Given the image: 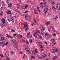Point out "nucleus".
I'll return each instance as SVG.
<instances>
[{
  "mask_svg": "<svg viewBox=\"0 0 60 60\" xmlns=\"http://www.w3.org/2000/svg\"><path fill=\"white\" fill-rule=\"evenodd\" d=\"M46 5V3L45 2H42L40 4V6L43 8V7H44Z\"/></svg>",
  "mask_w": 60,
  "mask_h": 60,
  "instance_id": "obj_1",
  "label": "nucleus"
},
{
  "mask_svg": "<svg viewBox=\"0 0 60 60\" xmlns=\"http://www.w3.org/2000/svg\"><path fill=\"white\" fill-rule=\"evenodd\" d=\"M25 47L26 50L27 51V52H29V53H28V54L30 55V54H31L30 53V50L29 49V48L27 46H25Z\"/></svg>",
  "mask_w": 60,
  "mask_h": 60,
  "instance_id": "obj_2",
  "label": "nucleus"
},
{
  "mask_svg": "<svg viewBox=\"0 0 60 60\" xmlns=\"http://www.w3.org/2000/svg\"><path fill=\"white\" fill-rule=\"evenodd\" d=\"M56 40L54 39H52L51 40V41L52 42V46H53L56 44V42H55Z\"/></svg>",
  "mask_w": 60,
  "mask_h": 60,
  "instance_id": "obj_3",
  "label": "nucleus"
},
{
  "mask_svg": "<svg viewBox=\"0 0 60 60\" xmlns=\"http://www.w3.org/2000/svg\"><path fill=\"white\" fill-rule=\"evenodd\" d=\"M1 21L3 24H5V19L4 18H2L1 19Z\"/></svg>",
  "mask_w": 60,
  "mask_h": 60,
  "instance_id": "obj_4",
  "label": "nucleus"
},
{
  "mask_svg": "<svg viewBox=\"0 0 60 60\" xmlns=\"http://www.w3.org/2000/svg\"><path fill=\"white\" fill-rule=\"evenodd\" d=\"M34 37L36 38L37 37V36L38 35V34L37 32H35L34 34Z\"/></svg>",
  "mask_w": 60,
  "mask_h": 60,
  "instance_id": "obj_5",
  "label": "nucleus"
},
{
  "mask_svg": "<svg viewBox=\"0 0 60 60\" xmlns=\"http://www.w3.org/2000/svg\"><path fill=\"white\" fill-rule=\"evenodd\" d=\"M27 3L29 5H31L32 4H33V2L31 1L30 2V1H28Z\"/></svg>",
  "mask_w": 60,
  "mask_h": 60,
  "instance_id": "obj_6",
  "label": "nucleus"
},
{
  "mask_svg": "<svg viewBox=\"0 0 60 60\" xmlns=\"http://www.w3.org/2000/svg\"><path fill=\"white\" fill-rule=\"evenodd\" d=\"M42 57L43 58H46L47 57V55L44 54H43V55L42 56Z\"/></svg>",
  "mask_w": 60,
  "mask_h": 60,
  "instance_id": "obj_7",
  "label": "nucleus"
},
{
  "mask_svg": "<svg viewBox=\"0 0 60 60\" xmlns=\"http://www.w3.org/2000/svg\"><path fill=\"white\" fill-rule=\"evenodd\" d=\"M28 14H26L25 15V19L26 20L28 19Z\"/></svg>",
  "mask_w": 60,
  "mask_h": 60,
  "instance_id": "obj_8",
  "label": "nucleus"
},
{
  "mask_svg": "<svg viewBox=\"0 0 60 60\" xmlns=\"http://www.w3.org/2000/svg\"><path fill=\"white\" fill-rule=\"evenodd\" d=\"M6 13L7 14H10L11 13V12L10 10H8L6 12Z\"/></svg>",
  "mask_w": 60,
  "mask_h": 60,
  "instance_id": "obj_9",
  "label": "nucleus"
},
{
  "mask_svg": "<svg viewBox=\"0 0 60 60\" xmlns=\"http://www.w3.org/2000/svg\"><path fill=\"white\" fill-rule=\"evenodd\" d=\"M8 7H11L12 6V3H10L8 5Z\"/></svg>",
  "mask_w": 60,
  "mask_h": 60,
  "instance_id": "obj_10",
  "label": "nucleus"
},
{
  "mask_svg": "<svg viewBox=\"0 0 60 60\" xmlns=\"http://www.w3.org/2000/svg\"><path fill=\"white\" fill-rule=\"evenodd\" d=\"M22 37H23V36L21 35H19L18 36V38L19 39L22 38Z\"/></svg>",
  "mask_w": 60,
  "mask_h": 60,
  "instance_id": "obj_11",
  "label": "nucleus"
},
{
  "mask_svg": "<svg viewBox=\"0 0 60 60\" xmlns=\"http://www.w3.org/2000/svg\"><path fill=\"white\" fill-rule=\"evenodd\" d=\"M10 19L11 20L12 22H14V21L15 20H14V18L13 17H11Z\"/></svg>",
  "mask_w": 60,
  "mask_h": 60,
  "instance_id": "obj_12",
  "label": "nucleus"
},
{
  "mask_svg": "<svg viewBox=\"0 0 60 60\" xmlns=\"http://www.w3.org/2000/svg\"><path fill=\"white\" fill-rule=\"evenodd\" d=\"M43 11L44 13H45V14L47 13V10L45 9L43 10Z\"/></svg>",
  "mask_w": 60,
  "mask_h": 60,
  "instance_id": "obj_13",
  "label": "nucleus"
},
{
  "mask_svg": "<svg viewBox=\"0 0 60 60\" xmlns=\"http://www.w3.org/2000/svg\"><path fill=\"white\" fill-rule=\"evenodd\" d=\"M52 4H53L54 5H55L56 4V2L53 1L52 2Z\"/></svg>",
  "mask_w": 60,
  "mask_h": 60,
  "instance_id": "obj_14",
  "label": "nucleus"
},
{
  "mask_svg": "<svg viewBox=\"0 0 60 60\" xmlns=\"http://www.w3.org/2000/svg\"><path fill=\"white\" fill-rule=\"evenodd\" d=\"M32 41L33 40L32 39H30L29 40V42L30 43V44H32V42H33Z\"/></svg>",
  "mask_w": 60,
  "mask_h": 60,
  "instance_id": "obj_15",
  "label": "nucleus"
},
{
  "mask_svg": "<svg viewBox=\"0 0 60 60\" xmlns=\"http://www.w3.org/2000/svg\"><path fill=\"white\" fill-rule=\"evenodd\" d=\"M14 48L15 50H18V47H17L16 46H14Z\"/></svg>",
  "mask_w": 60,
  "mask_h": 60,
  "instance_id": "obj_16",
  "label": "nucleus"
},
{
  "mask_svg": "<svg viewBox=\"0 0 60 60\" xmlns=\"http://www.w3.org/2000/svg\"><path fill=\"white\" fill-rule=\"evenodd\" d=\"M28 24H27L24 25V29H25V28H26V27H27V26H28Z\"/></svg>",
  "mask_w": 60,
  "mask_h": 60,
  "instance_id": "obj_17",
  "label": "nucleus"
},
{
  "mask_svg": "<svg viewBox=\"0 0 60 60\" xmlns=\"http://www.w3.org/2000/svg\"><path fill=\"white\" fill-rule=\"evenodd\" d=\"M34 12L35 14H38V12H37V11L36 10H35L34 11Z\"/></svg>",
  "mask_w": 60,
  "mask_h": 60,
  "instance_id": "obj_18",
  "label": "nucleus"
},
{
  "mask_svg": "<svg viewBox=\"0 0 60 60\" xmlns=\"http://www.w3.org/2000/svg\"><path fill=\"white\" fill-rule=\"evenodd\" d=\"M52 9H53L55 11H56V8L55 6H53L52 7Z\"/></svg>",
  "mask_w": 60,
  "mask_h": 60,
  "instance_id": "obj_19",
  "label": "nucleus"
},
{
  "mask_svg": "<svg viewBox=\"0 0 60 60\" xmlns=\"http://www.w3.org/2000/svg\"><path fill=\"white\" fill-rule=\"evenodd\" d=\"M4 42H2V44L1 45L2 46V47H4Z\"/></svg>",
  "mask_w": 60,
  "mask_h": 60,
  "instance_id": "obj_20",
  "label": "nucleus"
},
{
  "mask_svg": "<svg viewBox=\"0 0 60 60\" xmlns=\"http://www.w3.org/2000/svg\"><path fill=\"white\" fill-rule=\"evenodd\" d=\"M56 6L58 7H60V4L59 3H57L56 5Z\"/></svg>",
  "mask_w": 60,
  "mask_h": 60,
  "instance_id": "obj_21",
  "label": "nucleus"
},
{
  "mask_svg": "<svg viewBox=\"0 0 60 60\" xmlns=\"http://www.w3.org/2000/svg\"><path fill=\"white\" fill-rule=\"evenodd\" d=\"M56 8L57 9V10H60V7H58L57 6H56Z\"/></svg>",
  "mask_w": 60,
  "mask_h": 60,
  "instance_id": "obj_22",
  "label": "nucleus"
},
{
  "mask_svg": "<svg viewBox=\"0 0 60 60\" xmlns=\"http://www.w3.org/2000/svg\"><path fill=\"white\" fill-rule=\"evenodd\" d=\"M13 53H14L13 52L11 51L10 53L11 55H13Z\"/></svg>",
  "mask_w": 60,
  "mask_h": 60,
  "instance_id": "obj_23",
  "label": "nucleus"
},
{
  "mask_svg": "<svg viewBox=\"0 0 60 60\" xmlns=\"http://www.w3.org/2000/svg\"><path fill=\"white\" fill-rule=\"evenodd\" d=\"M9 0H6V2L7 4H9Z\"/></svg>",
  "mask_w": 60,
  "mask_h": 60,
  "instance_id": "obj_24",
  "label": "nucleus"
},
{
  "mask_svg": "<svg viewBox=\"0 0 60 60\" xmlns=\"http://www.w3.org/2000/svg\"><path fill=\"white\" fill-rule=\"evenodd\" d=\"M58 15H57L56 16L54 17V19H57V18H58Z\"/></svg>",
  "mask_w": 60,
  "mask_h": 60,
  "instance_id": "obj_25",
  "label": "nucleus"
},
{
  "mask_svg": "<svg viewBox=\"0 0 60 60\" xmlns=\"http://www.w3.org/2000/svg\"><path fill=\"white\" fill-rule=\"evenodd\" d=\"M53 50L54 51H55L56 52L58 51V50L56 49H53Z\"/></svg>",
  "mask_w": 60,
  "mask_h": 60,
  "instance_id": "obj_26",
  "label": "nucleus"
},
{
  "mask_svg": "<svg viewBox=\"0 0 60 60\" xmlns=\"http://www.w3.org/2000/svg\"><path fill=\"white\" fill-rule=\"evenodd\" d=\"M38 36L40 39H42V37H41L40 35H39Z\"/></svg>",
  "mask_w": 60,
  "mask_h": 60,
  "instance_id": "obj_27",
  "label": "nucleus"
},
{
  "mask_svg": "<svg viewBox=\"0 0 60 60\" xmlns=\"http://www.w3.org/2000/svg\"><path fill=\"white\" fill-rule=\"evenodd\" d=\"M11 32H15V30L13 29H12L11 30Z\"/></svg>",
  "mask_w": 60,
  "mask_h": 60,
  "instance_id": "obj_28",
  "label": "nucleus"
},
{
  "mask_svg": "<svg viewBox=\"0 0 60 60\" xmlns=\"http://www.w3.org/2000/svg\"><path fill=\"white\" fill-rule=\"evenodd\" d=\"M5 56H6V57H7L8 56V54H7V53H6V52H5Z\"/></svg>",
  "mask_w": 60,
  "mask_h": 60,
  "instance_id": "obj_29",
  "label": "nucleus"
},
{
  "mask_svg": "<svg viewBox=\"0 0 60 60\" xmlns=\"http://www.w3.org/2000/svg\"><path fill=\"white\" fill-rule=\"evenodd\" d=\"M11 41L12 42H13V43L16 42V41H15V40H12Z\"/></svg>",
  "mask_w": 60,
  "mask_h": 60,
  "instance_id": "obj_30",
  "label": "nucleus"
},
{
  "mask_svg": "<svg viewBox=\"0 0 60 60\" xmlns=\"http://www.w3.org/2000/svg\"><path fill=\"white\" fill-rule=\"evenodd\" d=\"M19 15H21V16H24V15H25L21 14L20 13H19Z\"/></svg>",
  "mask_w": 60,
  "mask_h": 60,
  "instance_id": "obj_31",
  "label": "nucleus"
},
{
  "mask_svg": "<svg viewBox=\"0 0 60 60\" xmlns=\"http://www.w3.org/2000/svg\"><path fill=\"white\" fill-rule=\"evenodd\" d=\"M36 31L37 32V34L39 33L40 32V31H39V30H36Z\"/></svg>",
  "mask_w": 60,
  "mask_h": 60,
  "instance_id": "obj_32",
  "label": "nucleus"
},
{
  "mask_svg": "<svg viewBox=\"0 0 60 60\" xmlns=\"http://www.w3.org/2000/svg\"><path fill=\"white\" fill-rule=\"evenodd\" d=\"M8 37L9 38H11V39H12L13 38L11 36H8Z\"/></svg>",
  "mask_w": 60,
  "mask_h": 60,
  "instance_id": "obj_33",
  "label": "nucleus"
},
{
  "mask_svg": "<svg viewBox=\"0 0 60 60\" xmlns=\"http://www.w3.org/2000/svg\"><path fill=\"white\" fill-rule=\"evenodd\" d=\"M14 11L16 12H17V11H18V10L16 9H15L14 10Z\"/></svg>",
  "mask_w": 60,
  "mask_h": 60,
  "instance_id": "obj_34",
  "label": "nucleus"
},
{
  "mask_svg": "<svg viewBox=\"0 0 60 60\" xmlns=\"http://www.w3.org/2000/svg\"><path fill=\"white\" fill-rule=\"evenodd\" d=\"M1 39L2 41H4V37H1Z\"/></svg>",
  "mask_w": 60,
  "mask_h": 60,
  "instance_id": "obj_35",
  "label": "nucleus"
},
{
  "mask_svg": "<svg viewBox=\"0 0 60 60\" xmlns=\"http://www.w3.org/2000/svg\"><path fill=\"white\" fill-rule=\"evenodd\" d=\"M35 52L37 53H38V51H37V49H35Z\"/></svg>",
  "mask_w": 60,
  "mask_h": 60,
  "instance_id": "obj_36",
  "label": "nucleus"
},
{
  "mask_svg": "<svg viewBox=\"0 0 60 60\" xmlns=\"http://www.w3.org/2000/svg\"><path fill=\"white\" fill-rule=\"evenodd\" d=\"M10 60V58L9 57H7L6 58V60Z\"/></svg>",
  "mask_w": 60,
  "mask_h": 60,
  "instance_id": "obj_37",
  "label": "nucleus"
},
{
  "mask_svg": "<svg viewBox=\"0 0 60 60\" xmlns=\"http://www.w3.org/2000/svg\"><path fill=\"white\" fill-rule=\"evenodd\" d=\"M47 55L48 56H50V54L49 53Z\"/></svg>",
  "mask_w": 60,
  "mask_h": 60,
  "instance_id": "obj_38",
  "label": "nucleus"
},
{
  "mask_svg": "<svg viewBox=\"0 0 60 60\" xmlns=\"http://www.w3.org/2000/svg\"><path fill=\"white\" fill-rule=\"evenodd\" d=\"M52 31L53 32H55V30H54V28H52Z\"/></svg>",
  "mask_w": 60,
  "mask_h": 60,
  "instance_id": "obj_39",
  "label": "nucleus"
},
{
  "mask_svg": "<svg viewBox=\"0 0 60 60\" xmlns=\"http://www.w3.org/2000/svg\"><path fill=\"white\" fill-rule=\"evenodd\" d=\"M32 53L33 54H35V52L34 51H32Z\"/></svg>",
  "mask_w": 60,
  "mask_h": 60,
  "instance_id": "obj_40",
  "label": "nucleus"
},
{
  "mask_svg": "<svg viewBox=\"0 0 60 60\" xmlns=\"http://www.w3.org/2000/svg\"><path fill=\"white\" fill-rule=\"evenodd\" d=\"M38 58L39 59H42V58H41V56H39L38 57Z\"/></svg>",
  "mask_w": 60,
  "mask_h": 60,
  "instance_id": "obj_41",
  "label": "nucleus"
},
{
  "mask_svg": "<svg viewBox=\"0 0 60 60\" xmlns=\"http://www.w3.org/2000/svg\"><path fill=\"white\" fill-rule=\"evenodd\" d=\"M26 44H29V42L28 41H26Z\"/></svg>",
  "mask_w": 60,
  "mask_h": 60,
  "instance_id": "obj_42",
  "label": "nucleus"
},
{
  "mask_svg": "<svg viewBox=\"0 0 60 60\" xmlns=\"http://www.w3.org/2000/svg\"><path fill=\"white\" fill-rule=\"evenodd\" d=\"M3 14V12H1L0 13V16H2Z\"/></svg>",
  "mask_w": 60,
  "mask_h": 60,
  "instance_id": "obj_43",
  "label": "nucleus"
},
{
  "mask_svg": "<svg viewBox=\"0 0 60 60\" xmlns=\"http://www.w3.org/2000/svg\"><path fill=\"white\" fill-rule=\"evenodd\" d=\"M45 24L46 25H49V22H47V23H46V22L45 23Z\"/></svg>",
  "mask_w": 60,
  "mask_h": 60,
  "instance_id": "obj_44",
  "label": "nucleus"
},
{
  "mask_svg": "<svg viewBox=\"0 0 60 60\" xmlns=\"http://www.w3.org/2000/svg\"><path fill=\"white\" fill-rule=\"evenodd\" d=\"M0 26H1V27L2 28H3V27H4V26L3 25H0Z\"/></svg>",
  "mask_w": 60,
  "mask_h": 60,
  "instance_id": "obj_45",
  "label": "nucleus"
},
{
  "mask_svg": "<svg viewBox=\"0 0 60 60\" xmlns=\"http://www.w3.org/2000/svg\"><path fill=\"white\" fill-rule=\"evenodd\" d=\"M40 48H41V49H42V48H43L42 45H40Z\"/></svg>",
  "mask_w": 60,
  "mask_h": 60,
  "instance_id": "obj_46",
  "label": "nucleus"
},
{
  "mask_svg": "<svg viewBox=\"0 0 60 60\" xmlns=\"http://www.w3.org/2000/svg\"><path fill=\"white\" fill-rule=\"evenodd\" d=\"M8 42H7L6 43H5V45H8Z\"/></svg>",
  "mask_w": 60,
  "mask_h": 60,
  "instance_id": "obj_47",
  "label": "nucleus"
},
{
  "mask_svg": "<svg viewBox=\"0 0 60 60\" xmlns=\"http://www.w3.org/2000/svg\"><path fill=\"white\" fill-rule=\"evenodd\" d=\"M31 58H33V59H34V58H35V57H34V56H31Z\"/></svg>",
  "mask_w": 60,
  "mask_h": 60,
  "instance_id": "obj_48",
  "label": "nucleus"
},
{
  "mask_svg": "<svg viewBox=\"0 0 60 60\" xmlns=\"http://www.w3.org/2000/svg\"><path fill=\"white\" fill-rule=\"evenodd\" d=\"M44 43L45 44H46V45H47V42H44Z\"/></svg>",
  "mask_w": 60,
  "mask_h": 60,
  "instance_id": "obj_49",
  "label": "nucleus"
},
{
  "mask_svg": "<svg viewBox=\"0 0 60 60\" xmlns=\"http://www.w3.org/2000/svg\"><path fill=\"white\" fill-rule=\"evenodd\" d=\"M45 10H48V7H45Z\"/></svg>",
  "mask_w": 60,
  "mask_h": 60,
  "instance_id": "obj_50",
  "label": "nucleus"
},
{
  "mask_svg": "<svg viewBox=\"0 0 60 60\" xmlns=\"http://www.w3.org/2000/svg\"><path fill=\"white\" fill-rule=\"evenodd\" d=\"M44 30H45L44 29H42L41 30V31L42 32H43V31H44Z\"/></svg>",
  "mask_w": 60,
  "mask_h": 60,
  "instance_id": "obj_51",
  "label": "nucleus"
},
{
  "mask_svg": "<svg viewBox=\"0 0 60 60\" xmlns=\"http://www.w3.org/2000/svg\"><path fill=\"white\" fill-rule=\"evenodd\" d=\"M28 5L27 4H26L25 6V8H27V7H28Z\"/></svg>",
  "mask_w": 60,
  "mask_h": 60,
  "instance_id": "obj_52",
  "label": "nucleus"
},
{
  "mask_svg": "<svg viewBox=\"0 0 60 60\" xmlns=\"http://www.w3.org/2000/svg\"><path fill=\"white\" fill-rule=\"evenodd\" d=\"M49 2H50V3H52V1L51 0H49Z\"/></svg>",
  "mask_w": 60,
  "mask_h": 60,
  "instance_id": "obj_53",
  "label": "nucleus"
},
{
  "mask_svg": "<svg viewBox=\"0 0 60 60\" xmlns=\"http://www.w3.org/2000/svg\"><path fill=\"white\" fill-rule=\"evenodd\" d=\"M13 35L14 36H16V35H17V34H13Z\"/></svg>",
  "mask_w": 60,
  "mask_h": 60,
  "instance_id": "obj_54",
  "label": "nucleus"
},
{
  "mask_svg": "<svg viewBox=\"0 0 60 60\" xmlns=\"http://www.w3.org/2000/svg\"><path fill=\"white\" fill-rule=\"evenodd\" d=\"M30 32L28 34H27V36H28L30 34Z\"/></svg>",
  "mask_w": 60,
  "mask_h": 60,
  "instance_id": "obj_55",
  "label": "nucleus"
},
{
  "mask_svg": "<svg viewBox=\"0 0 60 60\" xmlns=\"http://www.w3.org/2000/svg\"><path fill=\"white\" fill-rule=\"evenodd\" d=\"M1 4H3V5H4V3L3 2H2Z\"/></svg>",
  "mask_w": 60,
  "mask_h": 60,
  "instance_id": "obj_56",
  "label": "nucleus"
},
{
  "mask_svg": "<svg viewBox=\"0 0 60 60\" xmlns=\"http://www.w3.org/2000/svg\"><path fill=\"white\" fill-rule=\"evenodd\" d=\"M49 35H48L46 36V37H47V38H49Z\"/></svg>",
  "mask_w": 60,
  "mask_h": 60,
  "instance_id": "obj_57",
  "label": "nucleus"
},
{
  "mask_svg": "<svg viewBox=\"0 0 60 60\" xmlns=\"http://www.w3.org/2000/svg\"><path fill=\"white\" fill-rule=\"evenodd\" d=\"M25 56H26V55L25 54H24L22 58H25Z\"/></svg>",
  "mask_w": 60,
  "mask_h": 60,
  "instance_id": "obj_58",
  "label": "nucleus"
},
{
  "mask_svg": "<svg viewBox=\"0 0 60 60\" xmlns=\"http://www.w3.org/2000/svg\"><path fill=\"white\" fill-rule=\"evenodd\" d=\"M8 20V21H9V22H10V21H11V19H9Z\"/></svg>",
  "mask_w": 60,
  "mask_h": 60,
  "instance_id": "obj_59",
  "label": "nucleus"
},
{
  "mask_svg": "<svg viewBox=\"0 0 60 60\" xmlns=\"http://www.w3.org/2000/svg\"><path fill=\"white\" fill-rule=\"evenodd\" d=\"M17 12H18V13H19V12H20V11L19 10H17Z\"/></svg>",
  "mask_w": 60,
  "mask_h": 60,
  "instance_id": "obj_60",
  "label": "nucleus"
},
{
  "mask_svg": "<svg viewBox=\"0 0 60 60\" xmlns=\"http://www.w3.org/2000/svg\"><path fill=\"white\" fill-rule=\"evenodd\" d=\"M0 42V45H2V42Z\"/></svg>",
  "mask_w": 60,
  "mask_h": 60,
  "instance_id": "obj_61",
  "label": "nucleus"
},
{
  "mask_svg": "<svg viewBox=\"0 0 60 60\" xmlns=\"http://www.w3.org/2000/svg\"><path fill=\"white\" fill-rule=\"evenodd\" d=\"M40 50L41 52L43 51V49H41Z\"/></svg>",
  "mask_w": 60,
  "mask_h": 60,
  "instance_id": "obj_62",
  "label": "nucleus"
},
{
  "mask_svg": "<svg viewBox=\"0 0 60 60\" xmlns=\"http://www.w3.org/2000/svg\"><path fill=\"white\" fill-rule=\"evenodd\" d=\"M57 56H54V58H55V59H56V58H57Z\"/></svg>",
  "mask_w": 60,
  "mask_h": 60,
  "instance_id": "obj_63",
  "label": "nucleus"
},
{
  "mask_svg": "<svg viewBox=\"0 0 60 60\" xmlns=\"http://www.w3.org/2000/svg\"><path fill=\"white\" fill-rule=\"evenodd\" d=\"M27 29H28V28H26V29H25V31H27L26 30Z\"/></svg>",
  "mask_w": 60,
  "mask_h": 60,
  "instance_id": "obj_64",
  "label": "nucleus"
}]
</instances>
